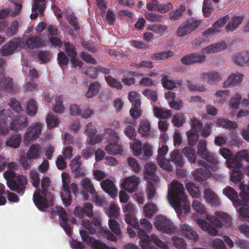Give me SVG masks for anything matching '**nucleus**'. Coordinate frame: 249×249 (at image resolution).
Here are the masks:
<instances>
[{
  "mask_svg": "<svg viewBox=\"0 0 249 249\" xmlns=\"http://www.w3.org/2000/svg\"><path fill=\"white\" fill-rule=\"evenodd\" d=\"M81 184L83 191L89 192L91 195H93L95 193L93 185L89 178H85L82 179Z\"/></svg>",
  "mask_w": 249,
  "mask_h": 249,
  "instance_id": "46",
  "label": "nucleus"
},
{
  "mask_svg": "<svg viewBox=\"0 0 249 249\" xmlns=\"http://www.w3.org/2000/svg\"><path fill=\"white\" fill-rule=\"evenodd\" d=\"M93 205L89 203L85 204L84 207L76 206L74 208L75 215L79 219H82L85 215L91 218L93 216Z\"/></svg>",
  "mask_w": 249,
  "mask_h": 249,
  "instance_id": "12",
  "label": "nucleus"
},
{
  "mask_svg": "<svg viewBox=\"0 0 249 249\" xmlns=\"http://www.w3.org/2000/svg\"><path fill=\"white\" fill-rule=\"evenodd\" d=\"M63 192L61 193V197L66 207L70 206L72 202V197L70 190V178L69 175L67 173H62L61 174Z\"/></svg>",
  "mask_w": 249,
  "mask_h": 249,
  "instance_id": "6",
  "label": "nucleus"
},
{
  "mask_svg": "<svg viewBox=\"0 0 249 249\" xmlns=\"http://www.w3.org/2000/svg\"><path fill=\"white\" fill-rule=\"evenodd\" d=\"M0 118L4 123L11 122L10 129L16 132L24 129L29 124L27 119L24 116L19 115L15 118L14 113L9 109L0 111Z\"/></svg>",
  "mask_w": 249,
  "mask_h": 249,
  "instance_id": "4",
  "label": "nucleus"
},
{
  "mask_svg": "<svg viewBox=\"0 0 249 249\" xmlns=\"http://www.w3.org/2000/svg\"><path fill=\"white\" fill-rule=\"evenodd\" d=\"M181 235L185 238H187L194 240L198 239V235L192 228L186 224H183L180 227Z\"/></svg>",
  "mask_w": 249,
  "mask_h": 249,
  "instance_id": "27",
  "label": "nucleus"
},
{
  "mask_svg": "<svg viewBox=\"0 0 249 249\" xmlns=\"http://www.w3.org/2000/svg\"><path fill=\"white\" fill-rule=\"evenodd\" d=\"M209 152L207 148L206 141L204 140L199 142L197 145V154L201 158H204Z\"/></svg>",
  "mask_w": 249,
  "mask_h": 249,
  "instance_id": "51",
  "label": "nucleus"
},
{
  "mask_svg": "<svg viewBox=\"0 0 249 249\" xmlns=\"http://www.w3.org/2000/svg\"><path fill=\"white\" fill-rule=\"evenodd\" d=\"M145 18L151 22H162L164 20L163 16L153 13H146Z\"/></svg>",
  "mask_w": 249,
  "mask_h": 249,
  "instance_id": "54",
  "label": "nucleus"
},
{
  "mask_svg": "<svg viewBox=\"0 0 249 249\" xmlns=\"http://www.w3.org/2000/svg\"><path fill=\"white\" fill-rule=\"evenodd\" d=\"M139 183V178L135 176H131L124 179L123 186V188L128 192L133 193L137 189Z\"/></svg>",
  "mask_w": 249,
  "mask_h": 249,
  "instance_id": "16",
  "label": "nucleus"
},
{
  "mask_svg": "<svg viewBox=\"0 0 249 249\" xmlns=\"http://www.w3.org/2000/svg\"><path fill=\"white\" fill-rule=\"evenodd\" d=\"M42 128V124L39 123L33 124L24 135V142H27L37 139L41 133Z\"/></svg>",
  "mask_w": 249,
  "mask_h": 249,
  "instance_id": "10",
  "label": "nucleus"
},
{
  "mask_svg": "<svg viewBox=\"0 0 249 249\" xmlns=\"http://www.w3.org/2000/svg\"><path fill=\"white\" fill-rule=\"evenodd\" d=\"M162 86L166 89H173L177 87V86H181L182 81L180 80H174L168 79L167 75H164L161 79Z\"/></svg>",
  "mask_w": 249,
  "mask_h": 249,
  "instance_id": "28",
  "label": "nucleus"
},
{
  "mask_svg": "<svg viewBox=\"0 0 249 249\" xmlns=\"http://www.w3.org/2000/svg\"><path fill=\"white\" fill-rule=\"evenodd\" d=\"M117 143L109 142L106 147V151L110 155H117L121 152V149L116 145Z\"/></svg>",
  "mask_w": 249,
  "mask_h": 249,
  "instance_id": "61",
  "label": "nucleus"
},
{
  "mask_svg": "<svg viewBox=\"0 0 249 249\" xmlns=\"http://www.w3.org/2000/svg\"><path fill=\"white\" fill-rule=\"evenodd\" d=\"M206 160H198L197 164L204 167H208L212 170H216L218 167V161L216 156L211 152L208 153L204 158H202Z\"/></svg>",
  "mask_w": 249,
  "mask_h": 249,
  "instance_id": "11",
  "label": "nucleus"
},
{
  "mask_svg": "<svg viewBox=\"0 0 249 249\" xmlns=\"http://www.w3.org/2000/svg\"><path fill=\"white\" fill-rule=\"evenodd\" d=\"M220 154L223 158L227 159V164L229 167L242 168V161L249 162V153L247 150L239 151L235 155L232 156L231 151L223 148L220 150Z\"/></svg>",
  "mask_w": 249,
  "mask_h": 249,
  "instance_id": "3",
  "label": "nucleus"
},
{
  "mask_svg": "<svg viewBox=\"0 0 249 249\" xmlns=\"http://www.w3.org/2000/svg\"><path fill=\"white\" fill-rule=\"evenodd\" d=\"M106 213L109 217L116 218L119 214V208L114 202H112L109 205V209L107 210Z\"/></svg>",
  "mask_w": 249,
  "mask_h": 249,
  "instance_id": "53",
  "label": "nucleus"
},
{
  "mask_svg": "<svg viewBox=\"0 0 249 249\" xmlns=\"http://www.w3.org/2000/svg\"><path fill=\"white\" fill-rule=\"evenodd\" d=\"M226 48V43L224 41H222L217 43L213 44L202 50V53H218L220 51L224 50Z\"/></svg>",
  "mask_w": 249,
  "mask_h": 249,
  "instance_id": "22",
  "label": "nucleus"
},
{
  "mask_svg": "<svg viewBox=\"0 0 249 249\" xmlns=\"http://www.w3.org/2000/svg\"><path fill=\"white\" fill-rule=\"evenodd\" d=\"M14 89V81L10 77H3L0 79V91H11Z\"/></svg>",
  "mask_w": 249,
  "mask_h": 249,
  "instance_id": "33",
  "label": "nucleus"
},
{
  "mask_svg": "<svg viewBox=\"0 0 249 249\" xmlns=\"http://www.w3.org/2000/svg\"><path fill=\"white\" fill-rule=\"evenodd\" d=\"M27 185V178L23 175H19L12 179V181L8 182V187L11 191L16 192L19 195L22 196L25 193Z\"/></svg>",
  "mask_w": 249,
  "mask_h": 249,
  "instance_id": "7",
  "label": "nucleus"
},
{
  "mask_svg": "<svg viewBox=\"0 0 249 249\" xmlns=\"http://www.w3.org/2000/svg\"><path fill=\"white\" fill-rule=\"evenodd\" d=\"M211 175L212 172L210 168L204 167L196 169L194 173V177L198 181L205 180Z\"/></svg>",
  "mask_w": 249,
  "mask_h": 249,
  "instance_id": "25",
  "label": "nucleus"
},
{
  "mask_svg": "<svg viewBox=\"0 0 249 249\" xmlns=\"http://www.w3.org/2000/svg\"><path fill=\"white\" fill-rule=\"evenodd\" d=\"M47 127L49 129L56 127L59 124V121L55 116L49 114L46 119Z\"/></svg>",
  "mask_w": 249,
  "mask_h": 249,
  "instance_id": "58",
  "label": "nucleus"
},
{
  "mask_svg": "<svg viewBox=\"0 0 249 249\" xmlns=\"http://www.w3.org/2000/svg\"><path fill=\"white\" fill-rule=\"evenodd\" d=\"M100 85L97 82L91 83L89 87L88 91L86 95L88 98H92L97 95L99 91Z\"/></svg>",
  "mask_w": 249,
  "mask_h": 249,
  "instance_id": "42",
  "label": "nucleus"
},
{
  "mask_svg": "<svg viewBox=\"0 0 249 249\" xmlns=\"http://www.w3.org/2000/svg\"><path fill=\"white\" fill-rule=\"evenodd\" d=\"M168 151V147L165 145H162L158 149V156L157 157V160L158 164L161 167H163L164 162V156L167 154Z\"/></svg>",
  "mask_w": 249,
  "mask_h": 249,
  "instance_id": "43",
  "label": "nucleus"
},
{
  "mask_svg": "<svg viewBox=\"0 0 249 249\" xmlns=\"http://www.w3.org/2000/svg\"><path fill=\"white\" fill-rule=\"evenodd\" d=\"M171 187L168 190L167 198L174 207L183 209L186 213L190 210V203L185 193V189L182 184L174 180L170 183Z\"/></svg>",
  "mask_w": 249,
  "mask_h": 249,
  "instance_id": "1",
  "label": "nucleus"
},
{
  "mask_svg": "<svg viewBox=\"0 0 249 249\" xmlns=\"http://www.w3.org/2000/svg\"><path fill=\"white\" fill-rule=\"evenodd\" d=\"M37 56L41 64L48 63L52 58L51 53L47 51H39L37 54Z\"/></svg>",
  "mask_w": 249,
  "mask_h": 249,
  "instance_id": "47",
  "label": "nucleus"
},
{
  "mask_svg": "<svg viewBox=\"0 0 249 249\" xmlns=\"http://www.w3.org/2000/svg\"><path fill=\"white\" fill-rule=\"evenodd\" d=\"M64 46L65 47V51L69 57L71 58L76 57L77 53L73 45L69 42L64 41Z\"/></svg>",
  "mask_w": 249,
  "mask_h": 249,
  "instance_id": "50",
  "label": "nucleus"
},
{
  "mask_svg": "<svg viewBox=\"0 0 249 249\" xmlns=\"http://www.w3.org/2000/svg\"><path fill=\"white\" fill-rule=\"evenodd\" d=\"M42 153V148L38 144H32L26 153V156L30 160L38 159Z\"/></svg>",
  "mask_w": 249,
  "mask_h": 249,
  "instance_id": "23",
  "label": "nucleus"
},
{
  "mask_svg": "<svg viewBox=\"0 0 249 249\" xmlns=\"http://www.w3.org/2000/svg\"><path fill=\"white\" fill-rule=\"evenodd\" d=\"M196 222L202 230L207 231L210 235H217V231L205 220L199 218L197 219Z\"/></svg>",
  "mask_w": 249,
  "mask_h": 249,
  "instance_id": "30",
  "label": "nucleus"
},
{
  "mask_svg": "<svg viewBox=\"0 0 249 249\" xmlns=\"http://www.w3.org/2000/svg\"><path fill=\"white\" fill-rule=\"evenodd\" d=\"M143 211L146 217H151L157 211V207L153 203H148L144 206Z\"/></svg>",
  "mask_w": 249,
  "mask_h": 249,
  "instance_id": "56",
  "label": "nucleus"
},
{
  "mask_svg": "<svg viewBox=\"0 0 249 249\" xmlns=\"http://www.w3.org/2000/svg\"><path fill=\"white\" fill-rule=\"evenodd\" d=\"M138 234L141 239L142 243L141 246L142 249H153L150 244V236L144 232V231L141 230Z\"/></svg>",
  "mask_w": 249,
  "mask_h": 249,
  "instance_id": "37",
  "label": "nucleus"
},
{
  "mask_svg": "<svg viewBox=\"0 0 249 249\" xmlns=\"http://www.w3.org/2000/svg\"><path fill=\"white\" fill-rule=\"evenodd\" d=\"M70 167L72 172L74 174L76 177H82L85 174V171L81 167V162L80 161V157H75L70 163Z\"/></svg>",
  "mask_w": 249,
  "mask_h": 249,
  "instance_id": "17",
  "label": "nucleus"
},
{
  "mask_svg": "<svg viewBox=\"0 0 249 249\" xmlns=\"http://www.w3.org/2000/svg\"><path fill=\"white\" fill-rule=\"evenodd\" d=\"M109 227L111 231L117 236L121 234V231L119 223L115 219H110L108 221Z\"/></svg>",
  "mask_w": 249,
  "mask_h": 249,
  "instance_id": "55",
  "label": "nucleus"
},
{
  "mask_svg": "<svg viewBox=\"0 0 249 249\" xmlns=\"http://www.w3.org/2000/svg\"><path fill=\"white\" fill-rule=\"evenodd\" d=\"M105 79L110 87L116 88L117 89L121 90L122 89L123 86L121 83L111 76L107 75L105 77Z\"/></svg>",
  "mask_w": 249,
  "mask_h": 249,
  "instance_id": "52",
  "label": "nucleus"
},
{
  "mask_svg": "<svg viewBox=\"0 0 249 249\" xmlns=\"http://www.w3.org/2000/svg\"><path fill=\"white\" fill-rule=\"evenodd\" d=\"M173 242L174 245L178 249H187L186 244L182 238L173 236Z\"/></svg>",
  "mask_w": 249,
  "mask_h": 249,
  "instance_id": "64",
  "label": "nucleus"
},
{
  "mask_svg": "<svg viewBox=\"0 0 249 249\" xmlns=\"http://www.w3.org/2000/svg\"><path fill=\"white\" fill-rule=\"evenodd\" d=\"M191 33V32L184 23L180 24L176 31L177 36L180 37L187 36Z\"/></svg>",
  "mask_w": 249,
  "mask_h": 249,
  "instance_id": "63",
  "label": "nucleus"
},
{
  "mask_svg": "<svg viewBox=\"0 0 249 249\" xmlns=\"http://www.w3.org/2000/svg\"><path fill=\"white\" fill-rule=\"evenodd\" d=\"M155 226L157 229L166 233H172L175 230L173 223L166 217L162 215L157 217Z\"/></svg>",
  "mask_w": 249,
  "mask_h": 249,
  "instance_id": "9",
  "label": "nucleus"
},
{
  "mask_svg": "<svg viewBox=\"0 0 249 249\" xmlns=\"http://www.w3.org/2000/svg\"><path fill=\"white\" fill-rule=\"evenodd\" d=\"M21 142V136L19 134H15L10 136L6 140L5 145L7 147L17 148L20 146Z\"/></svg>",
  "mask_w": 249,
  "mask_h": 249,
  "instance_id": "34",
  "label": "nucleus"
},
{
  "mask_svg": "<svg viewBox=\"0 0 249 249\" xmlns=\"http://www.w3.org/2000/svg\"><path fill=\"white\" fill-rule=\"evenodd\" d=\"M200 19H197L194 18H188L184 22L191 32L195 31L201 24Z\"/></svg>",
  "mask_w": 249,
  "mask_h": 249,
  "instance_id": "39",
  "label": "nucleus"
},
{
  "mask_svg": "<svg viewBox=\"0 0 249 249\" xmlns=\"http://www.w3.org/2000/svg\"><path fill=\"white\" fill-rule=\"evenodd\" d=\"M25 48V43L24 39L17 37L3 45L0 49V53L1 55L7 56L13 54L17 49Z\"/></svg>",
  "mask_w": 249,
  "mask_h": 249,
  "instance_id": "5",
  "label": "nucleus"
},
{
  "mask_svg": "<svg viewBox=\"0 0 249 249\" xmlns=\"http://www.w3.org/2000/svg\"><path fill=\"white\" fill-rule=\"evenodd\" d=\"M182 153L191 163H197L196 154L195 150L190 147H185L182 149Z\"/></svg>",
  "mask_w": 249,
  "mask_h": 249,
  "instance_id": "38",
  "label": "nucleus"
},
{
  "mask_svg": "<svg viewBox=\"0 0 249 249\" xmlns=\"http://www.w3.org/2000/svg\"><path fill=\"white\" fill-rule=\"evenodd\" d=\"M58 214L61 219V226L64 228L66 233L69 236H71L72 233V229L70 224L68 223L69 218L67 213L64 208H60L58 210Z\"/></svg>",
  "mask_w": 249,
  "mask_h": 249,
  "instance_id": "13",
  "label": "nucleus"
},
{
  "mask_svg": "<svg viewBox=\"0 0 249 249\" xmlns=\"http://www.w3.org/2000/svg\"><path fill=\"white\" fill-rule=\"evenodd\" d=\"M147 29L152 31L160 36H163L169 33V29L168 26L162 24H154L148 25Z\"/></svg>",
  "mask_w": 249,
  "mask_h": 249,
  "instance_id": "20",
  "label": "nucleus"
},
{
  "mask_svg": "<svg viewBox=\"0 0 249 249\" xmlns=\"http://www.w3.org/2000/svg\"><path fill=\"white\" fill-rule=\"evenodd\" d=\"M187 191L193 197L198 198L200 196L199 188L191 182H188L186 185Z\"/></svg>",
  "mask_w": 249,
  "mask_h": 249,
  "instance_id": "45",
  "label": "nucleus"
},
{
  "mask_svg": "<svg viewBox=\"0 0 249 249\" xmlns=\"http://www.w3.org/2000/svg\"><path fill=\"white\" fill-rule=\"evenodd\" d=\"M243 17L241 16H234L226 27L227 31H233L242 22Z\"/></svg>",
  "mask_w": 249,
  "mask_h": 249,
  "instance_id": "32",
  "label": "nucleus"
},
{
  "mask_svg": "<svg viewBox=\"0 0 249 249\" xmlns=\"http://www.w3.org/2000/svg\"><path fill=\"white\" fill-rule=\"evenodd\" d=\"M104 139H106L108 142L117 143L119 140V137L117 134L111 128H107L105 133L103 134Z\"/></svg>",
  "mask_w": 249,
  "mask_h": 249,
  "instance_id": "35",
  "label": "nucleus"
},
{
  "mask_svg": "<svg viewBox=\"0 0 249 249\" xmlns=\"http://www.w3.org/2000/svg\"><path fill=\"white\" fill-rule=\"evenodd\" d=\"M133 213H125V221L126 222L132 226L135 229L140 228L139 222L136 220L134 216Z\"/></svg>",
  "mask_w": 249,
  "mask_h": 249,
  "instance_id": "59",
  "label": "nucleus"
},
{
  "mask_svg": "<svg viewBox=\"0 0 249 249\" xmlns=\"http://www.w3.org/2000/svg\"><path fill=\"white\" fill-rule=\"evenodd\" d=\"M230 174V179L233 182L236 183L241 180L243 177V174L239 168L234 167Z\"/></svg>",
  "mask_w": 249,
  "mask_h": 249,
  "instance_id": "49",
  "label": "nucleus"
},
{
  "mask_svg": "<svg viewBox=\"0 0 249 249\" xmlns=\"http://www.w3.org/2000/svg\"><path fill=\"white\" fill-rule=\"evenodd\" d=\"M217 124L222 126L224 128H228L229 129H234L237 127V124L230 120H226L223 119H219L217 121Z\"/></svg>",
  "mask_w": 249,
  "mask_h": 249,
  "instance_id": "60",
  "label": "nucleus"
},
{
  "mask_svg": "<svg viewBox=\"0 0 249 249\" xmlns=\"http://www.w3.org/2000/svg\"><path fill=\"white\" fill-rule=\"evenodd\" d=\"M54 199L53 195L42 194L39 192L34 193L33 195V201L38 210L45 212L46 209L49 206V202H52Z\"/></svg>",
  "mask_w": 249,
  "mask_h": 249,
  "instance_id": "8",
  "label": "nucleus"
},
{
  "mask_svg": "<svg viewBox=\"0 0 249 249\" xmlns=\"http://www.w3.org/2000/svg\"><path fill=\"white\" fill-rule=\"evenodd\" d=\"M128 99L133 106H141L140 95L136 91L129 92L128 94Z\"/></svg>",
  "mask_w": 249,
  "mask_h": 249,
  "instance_id": "48",
  "label": "nucleus"
},
{
  "mask_svg": "<svg viewBox=\"0 0 249 249\" xmlns=\"http://www.w3.org/2000/svg\"><path fill=\"white\" fill-rule=\"evenodd\" d=\"M101 186L103 190L110 195L114 196L117 194V189L113 182L109 179H105L101 182Z\"/></svg>",
  "mask_w": 249,
  "mask_h": 249,
  "instance_id": "24",
  "label": "nucleus"
},
{
  "mask_svg": "<svg viewBox=\"0 0 249 249\" xmlns=\"http://www.w3.org/2000/svg\"><path fill=\"white\" fill-rule=\"evenodd\" d=\"M8 105L14 111L18 114L23 111L20 103L16 98H11Z\"/></svg>",
  "mask_w": 249,
  "mask_h": 249,
  "instance_id": "57",
  "label": "nucleus"
},
{
  "mask_svg": "<svg viewBox=\"0 0 249 249\" xmlns=\"http://www.w3.org/2000/svg\"><path fill=\"white\" fill-rule=\"evenodd\" d=\"M239 188L240 198H239L238 193L230 186L225 188L223 193L235 204L249 206V186L241 183Z\"/></svg>",
  "mask_w": 249,
  "mask_h": 249,
  "instance_id": "2",
  "label": "nucleus"
},
{
  "mask_svg": "<svg viewBox=\"0 0 249 249\" xmlns=\"http://www.w3.org/2000/svg\"><path fill=\"white\" fill-rule=\"evenodd\" d=\"M187 136L189 144L191 146L195 145L199 138L198 133L190 130L188 132Z\"/></svg>",
  "mask_w": 249,
  "mask_h": 249,
  "instance_id": "62",
  "label": "nucleus"
},
{
  "mask_svg": "<svg viewBox=\"0 0 249 249\" xmlns=\"http://www.w3.org/2000/svg\"><path fill=\"white\" fill-rule=\"evenodd\" d=\"M157 170L156 164L152 162H148L144 166V178L148 180H153L154 182H157L159 178L155 176V172Z\"/></svg>",
  "mask_w": 249,
  "mask_h": 249,
  "instance_id": "15",
  "label": "nucleus"
},
{
  "mask_svg": "<svg viewBox=\"0 0 249 249\" xmlns=\"http://www.w3.org/2000/svg\"><path fill=\"white\" fill-rule=\"evenodd\" d=\"M46 0H34V4L32 6L33 13L30 15V18L32 19L36 18L38 14L37 12L39 10V12L41 15H43L44 11L46 8Z\"/></svg>",
  "mask_w": 249,
  "mask_h": 249,
  "instance_id": "18",
  "label": "nucleus"
},
{
  "mask_svg": "<svg viewBox=\"0 0 249 249\" xmlns=\"http://www.w3.org/2000/svg\"><path fill=\"white\" fill-rule=\"evenodd\" d=\"M139 132L143 137H147L150 133V124L147 120H144L141 122L139 125Z\"/></svg>",
  "mask_w": 249,
  "mask_h": 249,
  "instance_id": "44",
  "label": "nucleus"
},
{
  "mask_svg": "<svg viewBox=\"0 0 249 249\" xmlns=\"http://www.w3.org/2000/svg\"><path fill=\"white\" fill-rule=\"evenodd\" d=\"M154 110L155 116L161 119H166L171 118L172 115L171 110L160 108L158 107H155Z\"/></svg>",
  "mask_w": 249,
  "mask_h": 249,
  "instance_id": "40",
  "label": "nucleus"
},
{
  "mask_svg": "<svg viewBox=\"0 0 249 249\" xmlns=\"http://www.w3.org/2000/svg\"><path fill=\"white\" fill-rule=\"evenodd\" d=\"M169 160L174 162L177 167L181 168L184 164L183 157L178 150H174L171 153Z\"/></svg>",
  "mask_w": 249,
  "mask_h": 249,
  "instance_id": "31",
  "label": "nucleus"
},
{
  "mask_svg": "<svg viewBox=\"0 0 249 249\" xmlns=\"http://www.w3.org/2000/svg\"><path fill=\"white\" fill-rule=\"evenodd\" d=\"M80 234L82 240L86 242L90 243L91 247L93 249H97L102 242L90 236V235H91L90 232L85 229L80 230Z\"/></svg>",
  "mask_w": 249,
  "mask_h": 249,
  "instance_id": "14",
  "label": "nucleus"
},
{
  "mask_svg": "<svg viewBox=\"0 0 249 249\" xmlns=\"http://www.w3.org/2000/svg\"><path fill=\"white\" fill-rule=\"evenodd\" d=\"M24 42L25 46L29 49H34L43 46V43L38 36H30Z\"/></svg>",
  "mask_w": 249,
  "mask_h": 249,
  "instance_id": "26",
  "label": "nucleus"
},
{
  "mask_svg": "<svg viewBox=\"0 0 249 249\" xmlns=\"http://www.w3.org/2000/svg\"><path fill=\"white\" fill-rule=\"evenodd\" d=\"M204 194V197L208 202L215 206L218 205L219 199L216 195L210 188L205 189Z\"/></svg>",
  "mask_w": 249,
  "mask_h": 249,
  "instance_id": "36",
  "label": "nucleus"
},
{
  "mask_svg": "<svg viewBox=\"0 0 249 249\" xmlns=\"http://www.w3.org/2000/svg\"><path fill=\"white\" fill-rule=\"evenodd\" d=\"M200 77L203 80L207 81L210 84H215L221 80L220 74L215 71L203 72L200 74Z\"/></svg>",
  "mask_w": 249,
  "mask_h": 249,
  "instance_id": "19",
  "label": "nucleus"
},
{
  "mask_svg": "<svg viewBox=\"0 0 249 249\" xmlns=\"http://www.w3.org/2000/svg\"><path fill=\"white\" fill-rule=\"evenodd\" d=\"M234 62L241 66L249 65V53L244 52L241 53H235L233 55Z\"/></svg>",
  "mask_w": 249,
  "mask_h": 249,
  "instance_id": "21",
  "label": "nucleus"
},
{
  "mask_svg": "<svg viewBox=\"0 0 249 249\" xmlns=\"http://www.w3.org/2000/svg\"><path fill=\"white\" fill-rule=\"evenodd\" d=\"M243 75L239 72H236L229 76L224 83L225 87H230L239 83L242 81Z\"/></svg>",
  "mask_w": 249,
  "mask_h": 249,
  "instance_id": "29",
  "label": "nucleus"
},
{
  "mask_svg": "<svg viewBox=\"0 0 249 249\" xmlns=\"http://www.w3.org/2000/svg\"><path fill=\"white\" fill-rule=\"evenodd\" d=\"M185 10L186 6L184 4H181L176 10L169 13V18L172 20H177L182 16Z\"/></svg>",
  "mask_w": 249,
  "mask_h": 249,
  "instance_id": "41",
  "label": "nucleus"
}]
</instances>
